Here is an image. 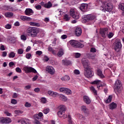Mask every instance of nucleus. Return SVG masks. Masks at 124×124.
<instances>
[{"label": "nucleus", "mask_w": 124, "mask_h": 124, "mask_svg": "<svg viewBox=\"0 0 124 124\" xmlns=\"http://www.w3.org/2000/svg\"><path fill=\"white\" fill-rule=\"evenodd\" d=\"M16 56V53L14 52V51H11L10 53H8V58L10 59H13L14 58H15V56Z\"/></svg>", "instance_id": "b1692460"}, {"label": "nucleus", "mask_w": 124, "mask_h": 124, "mask_svg": "<svg viewBox=\"0 0 124 124\" xmlns=\"http://www.w3.org/2000/svg\"><path fill=\"white\" fill-rule=\"evenodd\" d=\"M49 112H50V109L49 108H45L43 111V112L44 114H45V115H47Z\"/></svg>", "instance_id": "ea45409f"}, {"label": "nucleus", "mask_w": 124, "mask_h": 124, "mask_svg": "<svg viewBox=\"0 0 124 124\" xmlns=\"http://www.w3.org/2000/svg\"><path fill=\"white\" fill-rule=\"evenodd\" d=\"M62 39H66V38H67V35L65 34H63L61 36Z\"/></svg>", "instance_id": "338daca9"}, {"label": "nucleus", "mask_w": 124, "mask_h": 124, "mask_svg": "<svg viewBox=\"0 0 124 124\" xmlns=\"http://www.w3.org/2000/svg\"><path fill=\"white\" fill-rule=\"evenodd\" d=\"M56 13H57V15H58V16H60V15H62V11H60V10H58L56 11Z\"/></svg>", "instance_id": "e2e57ef3"}, {"label": "nucleus", "mask_w": 124, "mask_h": 124, "mask_svg": "<svg viewBox=\"0 0 124 124\" xmlns=\"http://www.w3.org/2000/svg\"><path fill=\"white\" fill-rule=\"evenodd\" d=\"M100 34L103 37V38H105L106 36H108L109 37V34H108V28L105 29H100L99 31Z\"/></svg>", "instance_id": "6e6552de"}, {"label": "nucleus", "mask_w": 124, "mask_h": 124, "mask_svg": "<svg viewBox=\"0 0 124 124\" xmlns=\"http://www.w3.org/2000/svg\"><path fill=\"white\" fill-rule=\"evenodd\" d=\"M16 71L17 73H22V70H21L19 67H17L16 69Z\"/></svg>", "instance_id": "052dcab7"}, {"label": "nucleus", "mask_w": 124, "mask_h": 124, "mask_svg": "<svg viewBox=\"0 0 124 124\" xmlns=\"http://www.w3.org/2000/svg\"><path fill=\"white\" fill-rule=\"evenodd\" d=\"M109 14H113V4L112 3H109Z\"/></svg>", "instance_id": "e433bc0d"}, {"label": "nucleus", "mask_w": 124, "mask_h": 124, "mask_svg": "<svg viewBox=\"0 0 124 124\" xmlns=\"http://www.w3.org/2000/svg\"><path fill=\"white\" fill-rule=\"evenodd\" d=\"M95 57V55L94 54H91L89 55V59H91V60H94V58Z\"/></svg>", "instance_id": "4d7b16f0"}, {"label": "nucleus", "mask_w": 124, "mask_h": 124, "mask_svg": "<svg viewBox=\"0 0 124 124\" xmlns=\"http://www.w3.org/2000/svg\"><path fill=\"white\" fill-rule=\"evenodd\" d=\"M82 64L84 68V75L86 78H91L93 77L92 73V67L90 66V62L89 60H82Z\"/></svg>", "instance_id": "f03ea898"}, {"label": "nucleus", "mask_w": 124, "mask_h": 124, "mask_svg": "<svg viewBox=\"0 0 124 124\" xmlns=\"http://www.w3.org/2000/svg\"><path fill=\"white\" fill-rule=\"evenodd\" d=\"M96 19V16L94 15L90 14L85 16H84V21L85 23L86 22H88V21H93V20H95Z\"/></svg>", "instance_id": "0eeeda50"}, {"label": "nucleus", "mask_w": 124, "mask_h": 124, "mask_svg": "<svg viewBox=\"0 0 124 124\" xmlns=\"http://www.w3.org/2000/svg\"><path fill=\"white\" fill-rule=\"evenodd\" d=\"M97 1H100L102 3L101 10L104 12H109V0H97Z\"/></svg>", "instance_id": "7ed1b4c3"}, {"label": "nucleus", "mask_w": 124, "mask_h": 124, "mask_svg": "<svg viewBox=\"0 0 124 124\" xmlns=\"http://www.w3.org/2000/svg\"><path fill=\"white\" fill-rule=\"evenodd\" d=\"M36 55H38V56H41V55H42V51L40 50L36 51Z\"/></svg>", "instance_id": "bf43d9fd"}, {"label": "nucleus", "mask_w": 124, "mask_h": 124, "mask_svg": "<svg viewBox=\"0 0 124 124\" xmlns=\"http://www.w3.org/2000/svg\"><path fill=\"white\" fill-rule=\"evenodd\" d=\"M5 16L7 18H11V17H13V13L7 12L5 14Z\"/></svg>", "instance_id": "7c9ffc66"}, {"label": "nucleus", "mask_w": 124, "mask_h": 124, "mask_svg": "<svg viewBox=\"0 0 124 124\" xmlns=\"http://www.w3.org/2000/svg\"><path fill=\"white\" fill-rule=\"evenodd\" d=\"M68 124H75L74 122H73V121H72V120L71 119V116L70 115H68Z\"/></svg>", "instance_id": "c9c22d12"}, {"label": "nucleus", "mask_w": 124, "mask_h": 124, "mask_svg": "<svg viewBox=\"0 0 124 124\" xmlns=\"http://www.w3.org/2000/svg\"><path fill=\"white\" fill-rule=\"evenodd\" d=\"M90 90L91 92L94 93V95H96V94H97V92L96 91V90H95V89L93 86L90 87Z\"/></svg>", "instance_id": "473e14b6"}, {"label": "nucleus", "mask_w": 124, "mask_h": 124, "mask_svg": "<svg viewBox=\"0 0 124 124\" xmlns=\"http://www.w3.org/2000/svg\"><path fill=\"white\" fill-rule=\"evenodd\" d=\"M74 73L76 75H79V74H80V71H79V70H78V69H75L74 71Z\"/></svg>", "instance_id": "603ef678"}, {"label": "nucleus", "mask_w": 124, "mask_h": 124, "mask_svg": "<svg viewBox=\"0 0 124 124\" xmlns=\"http://www.w3.org/2000/svg\"><path fill=\"white\" fill-rule=\"evenodd\" d=\"M20 19L21 20H22V21H31V18L29 16H20Z\"/></svg>", "instance_id": "aec40b11"}, {"label": "nucleus", "mask_w": 124, "mask_h": 124, "mask_svg": "<svg viewBox=\"0 0 124 124\" xmlns=\"http://www.w3.org/2000/svg\"><path fill=\"white\" fill-rule=\"evenodd\" d=\"M63 19L64 21H68L69 20H70V16L67 14H66L63 16Z\"/></svg>", "instance_id": "4c0bfd02"}, {"label": "nucleus", "mask_w": 124, "mask_h": 124, "mask_svg": "<svg viewBox=\"0 0 124 124\" xmlns=\"http://www.w3.org/2000/svg\"><path fill=\"white\" fill-rule=\"evenodd\" d=\"M29 24L30 25V26H32L34 27H40V24H39V23L30 22Z\"/></svg>", "instance_id": "72a5a7b5"}, {"label": "nucleus", "mask_w": 124, "mask_h": 124, "mask_svg": "<svg viewBox=\"0 0 124 124\" xmlns=\"http://www.w3.org/2000/svg\"><path fill=\"white\" fill-rule=\"evenodd\" d=\"M5 28L7 29V30H10V29H11V25L10 24H6L5 26Z\"/></svg>", "instance_id": "13d9d810"}, {"label": "nucleus", "mask_w": 124, "mask_h": 124, "mask_svg": "<svg viewBox=\"0 0 124 124\" xmlns=\"http://www.w3.org/2000/svg\"><path fill=\"white\" fill-rule=\"evenodd\" d=\"M65 94H67L68 95H70L72 94V91L67 88H66V90H65Z\"/></svg>", "instance_id": "2f4dec72"}, {"label": "nucleus", "mask_w": 124, "mask_h": 124, "mask_svg": "<svg viewBox=\"0 0 124 124\" xmlns=\"http://www.w3.org/2000/svg\"><path fill=\"white\" fill-rule=\"evenodd\" d=\"M79 9L81 11L85 12L88 11V4L83 3L81 5Z\"/></svg>", "instance_id": "dca6fc26"}, {"label": "nucleus", "mask_w": 124, "mask_h": 124, "mask_svg": "<svg viewBox=\"0 0 124 124\" xmlns=\"http://www.w3.org/2000/svg\"><path fill=\"white\" fill-rule=\"evenodd\" d=\"M41 4L43 5L45 8H47L48 9H49V8H51V7L53 6V4H52V3L51 2V1H48L46 3H44V2H42L41 3Z\"/></svg>", "instance_id": "4468645a"}, {"label": "nucleus", "mask_w": 124, "mask_h": 124, "mask_svg": "<svg viewBox=\"0 0 124 124\" xmlns=\"http://www.w3.org/2000/svg\"><path fill=\"white\" fill-rule=\"evenodd\" d=\"M47 93L48 94H49V95L52 96V97H57V96H59V95H60L59 93L51 90L48 91L47 92Z\"/></svg>", "instance_id": "2eb2a0df"}, {"label": "nucleus", "mask_w": 124, "mask_h": 124, "mask_svg": "<svg viewBox=\"0 0 124 124\" xmlns=\"http://www.w3.org/2000/svg\"><path fill=\"white\" fill-rule=\"evenodd\" d=\"M46 71L50 74V75L55 74V68L51 66H46Z\"/></svg>", "instance_id": "f8f14e48"}, {"label": "nucleus", "mask_w": 124, "mask_h": 124, "mask_svg": "<svg viewBox=\"0 0 124 124\" xmlns=\"http://www.w3.org/2000/svg\"><path fill=\"white\" fill-rule=\"evenodd\" d=\"M114 35V33L112 32H109V39L111 38L112 37H113Z\"/></svg>", "instance_id": "69168bd1"}, {"label": "nucleus", "mask_w": 124, "mask_h": 124, "mask_svg": "<svg viewBox=\"0 0 124 124\" xmlns=\"http://www.w3.org/2000/svg\"><path fill=\"white\" fill-rule=\"evenodd\" d=\"M11 103H12V104H17V100L14 99H13L11 100Z\"/></svg>", "instance_id": "0e129e2a"}, {"label": "nucleus", "mask_w": 124, "mask_h": 124, "mask_svg": "<svg viewBox=\"0 0 124 124\" xmlns=\"http://www.w3.org/2000/svg\"><path fill=\"white\" fill-rule=\"evenodd\" d=\"M65 90H66V88L61 87L60 88L59 91L61 93H65Z\"/></svg>", "instance_id": "49530a36"}, {"label": "nucleus", "mask_w": 124, "mask_h": 124, "mask_svg": "<svg viewBox=\"0 0 124 124\" xmlns=\"http://www.w3.org/2000/svg\"><path fill=\"white\" fill-rule=\"evenodd\" d=\"M25 13L26 15L31 16V15H32L33 14V12L31 9L27 8L25 11Z\"/></svg>", "instance_id": "6ab92c4d"}, {"label": "nucleus", "mask_w": 124, "mask_h": 124, "mask_svg": "<svg viewBox=\"0 0 124 124\" xmlns=\"http://www.w3.org/2000/svg\"><path fill=\"white\" fill-rule=\"evenodd\" d=\"M12 122L9 117H0V124H10Z\"/></svg>", "instance_id": "9d476101"}, {"label": "nucleus", "mask_w": 124, "mask_h": 124, "mask_svg": "<svg viewBox=\"0 0 124 124\" xmlns=\"http://www.w3.org/2000/svg\"><path fill=\"white\" fill-rule=\"evenodd\" d=\"M62 81H69L70 80V77L69 76L65 75L61 78Z\"/></svg>", "instance_id": "c756f323"}, {"label": "nucleus", "mask_w": 124, "mask_h": 124, "mask_svg": "<svg viewBox=\"0 0 124 124\" xmlns=\"http://www.w3.org/2000/svg\"><path fill=\"white\" fill-rule=\"evenodd\" d=\"M22 124H31V121L28 119H23L21 121Z\"/></svg>", "instance_id": "a878e982"}, {"label": "nucleus", "mask_w": 124, "mask_h": 124, "mask_svg": "<svg viewBox=\"0 0 124 124\" xmlns=\"http://www.w3.org/2000/svg\"><path fill=\"white\" fill-rule=\"evenodd\" d=\"M63 54H64V51L63 50V49L62 48H61L58 51L57 55L58 56V57H62V56L63 55Z\"/></svg>", "instance_id": "cd10ccee"}, {"label": "nucleus", "mask_w": 124, "mask_h": 124, "mask_svg": "<svg viewBox=\"0 0 124 124\" xmlns=\"http://www.w3.org/2000/svg\"><path fill=\"white\" fill-rule=\"evenodd\" d=\"M0 51H5V46L3 45H1L0 46Z\"/></svg>", "instance_id": "6e6d98bb"}, {"label": "nucleus", "mask_w": 124, "mask_h": 124, "mask_svg": "<svg viewBox=\"0 0 124 124\" xmlns=\"http://www.w3.org/2000/svg\"><path fill=\"white\" fill-rule=\"evenodd\" d=\"M26 59H27V60H30L31 59V54L27 53L26 54Z\"/></svg>", "instance_id": "864d4df0"}, {"label": "nucleus", "mask_w": 124, "mask_h": 124, "mask_svg": "<svg viewBox=\"0 0 124 124\" xmlns=\"http://www.w3.org/2000/svg\"><path fill=\"white\" fill-rule=\"evenodd\" d=\"M41 102L43 104H45L47 102V99L45 97H42L41 98Z\"/></svg>", "instance_id": "37998d69"}, {"label": "nucleus", "mask_w": 124, "mask_h": 124, "mask_svg": "<svg viewBox=\"0 0 124 124\" xmlns=\"http://www.w3.org/2000/svg\"><path fill=\"white\" fill-rule=\"evenodd\" d=\"M23 70L25 71V73H31V72H32L33 73H37L36 70L29 66H25L23 68Z\"/></svg>", "instance_id": "423d86ee"}, {"label": "nucleus", "mask_w": 124, "mask_h": 124, "mask_svg": "<svg viewBox=\"0 0 124 124\" xmlns=\"http://www.w3.org/2000/svg\"><path fill=\"white\" fill-rule=\"evenodd\" d=\"M15 114H17V115H19V114H23V111L20 110H16L15 111Z\"/></svg>", "instance_id": "3c124183"}, {"label": "nucleus", "mask_w": 124, "mask_h": 124, "mask_svg": "<svg viewBox=\"0 0 124 124\" xmlns=\"http://www.w3.org/2000/svg\"><path fill=\"white\" fill-rule=\"evenodd\" d=\"M62 64L64 65H70L71 64V62L70 61L66 60H63L62 61Z\"/></svg>", "instance_id": "393cba45"}, {"label": "nucleus", "mask_w": 124, "mask_h": 124, "mask_svg": "<svg viewBox=\"0 0 124 124\" xmlns=\"http://www.w3.org/2000/svg\"><path fill=\"white\" fill-rule=\"evenodd\" d=\"M16 38L15 37L10 36L8 38V40L11 42V43H15V41H16Z\"/></svg>", "instance_id": "bb28decb"}, {"label": "nucleus", "mask_w": 124, "mask_h": 124, "mask_svg": "<svg viewBox=\"0 0 124 124\" xmlns=\"http://www.w3.org/2000/svg\"><path fill=\"white\" fill-rule=\"evenodd\" d=\"M70 15L74 19H78L79 18V14L77 12H75V9H71L70 10Z\"/></svg>", "instance_id": "1a4fd4ad"}, {"label": "nucleus", "mask_w": 124, "mask_h": 124, "mask_svg": "<svg viewBox=\"0 0 124 124\" xmlns=\"http://www.w3.org/2000/svg\"><path fill=\"white\" fill-rule=\"evenodd\" d=\"M48 51H49V52H52V54H53L54 55H55L56 54V52L53 50V48L52 47H51L50 46H49L47 48Z\"/></svg>", "instance_id": "a18cd8bd"}, {"label": "nucleus", "mask_w": 124, "mask_h": 124, "mask_svg": "<svg viewBox=\"0 0 124 124\" xmlns=\"http://www.w3.org/2000/svg\"><path fill=\"white\" fill-rule=\"evenodd\" d=\"M25 107H27V108L31 107V104L27 102L25 104Z\"/></svg>", "instance_id": "5fc2aeb1"}, {"label": "nucleus", "mask_w": 124, "mask_h": 124, "mask_svg": "<svg viewBox=\"0 0 124 124\" xmlns=\"http://www.w3.org/2000/svg\"><path fill=\"white\" fill-rule=\"evenodd\" d=\"M34 120H39V116H38V114H35L34 116Z\"/></svg>", "instance_id": "774afa93"}, {"label": "nucleus", "mask_w": 124, "mask_h": 124, "mask_svg": "<svg viewBox=\"0 0 124 124\" xmlns=\"http://www.w3.org/2000/svg\"><path fill=\"white\" fill-rule=\"evenodd\" d=\"M80 109H81L82 112H84L85 114H86V113L88 112V108H87V107H86V106H82L80 107Z\"/></svg>", "instance_id": "c85d7f7f"}, {"label": "nucleus", "mask_w": 124, "mask_h": 124, "mask_svg": "<svg viewBox=\"0 0 124 124\" xmlns=\"http://www.w3.org/2000/svg\"><path fill=\"white\" fill-rule=\"evenodd\" d=\"M97 74L98 76H99L100 78H101L102 79H103V78H105V76L103 75L102 73V71L100 69H98L97 71Z\"/></svg>", "instance_id": "5701e85b"}, {"label": "nucleus", "mask_w": 124, "mask_h": 124, "mask_svg": "<svg viewBox=\"0 0 124 124\" xmlns=\"http://www.w3.org/2000/svg\"><path fill=\"white\" fill-rule=\"evenodd\" d=\"M7 56V52L6 51H2L1 52V57H3V58H5Z\"/></svg>", "instance_id": "8fccbe9b"}, {"label": "nucleus", "mask_w": 124, "mask_h": 124, "mask_svg": "<svg viewBox=\"0 0 124 124\" xmlns=\"http://www.w3.org/2000/svg\"><path fill=\"white\" fill-rule=\"evenodd\" d=\"M75 33L77 36H80L82 34V29L80 27H77L75 31Z\"/></svg>", "instance_id": "a211bd4d"}, {"label": "nucleus", "mask_w": 124, "mask_h": 124, "mask_svg": "<svg viewBox=\"0 0 124 124\" xmlns=\"http://www.w3.org/2000/svg\"><path fill=\"white\" fill-rule=\"evenodd\" d=\"M117 107V104L112 102L111 103L109 104V109L111 110L115 109Z\"/></svg>", "instance_id": "412c9836"}, {"label": "nucleus", "mask_w": 124, "mask_h": 124, "mask_svg": "<svg viewBox=\"0 0 124 124\" xmlns=\"http://www.w3.org/2000/svg\"><path fill=\"white\" fill-rule=\"evenodd\" d=\"M119 7L121 10L124 11V3H120L119 5Z\"/></svg>", "instance_id": "79ce46f5"}, {"label": "nucleus", "mask_w": 124, "mask_h": 124, "mask_svg": "<svg viewBox=\"0 0 124 124\" xmlns=\"http://www.w3.org/2000/svg\"><path fill=\"white\" fill-rule=\"evenodd\" d=\"M74 55L77 59H78V58H80V57H81V54H80L79 53H75L74 54Z\"/></svg>", "instance_id": "09e8293b"}, {"label": "nucleus", "mask_w": 124, "mask_h": 124, "mask_svg": "<svg viewBox=\"0 0 124 124\" xmlns=\"http://www.w3.org/2000/svg\"><path fill=\"white\" fill-rule=\"evenodd\" d=\"M58 109L59 111H62L63 112H65V111H66V107H65V106L63 105L59 106L58 107Z\"/></svg>", "instance_id": "4be33fe9"}, {"label": "nucleus", "mask_w": 124, "mask_h": 124, "mask_svg": "<svg viewBox=\"0 0 124 124\" xmlns=\"http://www.w3.org/2000/svg\"><path fill=\"white\" fill-rule=\"evenodd\" d=\"M114 50L118 52L122 48V44L120 39L116 40L115 43L113 44Z\"/></svg>", "instance_id": "20e7f679"}, {"label": "nucleus", "mask_w": 124, "mask_h": 124, "mask_svg": "<svg viewBox=\"0 0 124 124\" xmlns=\"http://www.w3.org/2000/svg\"><path fill=\"white\" fill-rule=\"evenodd\" d=\"M20 38L21 40H23V41H26V40H27V36L25 35H21Z\"/></svg>", "instance_id": "de8ad7c7"}, {"label": "nucleus", "mask_w": 124, "mask_h": 124, "mask_svg": "<svg viewBox=\"0 0 124 124\" xmlns=\"http://www.w3.org/2000/svg\"><path fill=\"white\" fill-rule=\"evenodd\" d=\"M59 97L62 101H66L67 100V98L63 94H60Z\"/></svg>", "instance_id": "f704fd0d"}, {"label": "nucleus", "mask_w": 124, "mask_h": 124, "mask_svg": "<svg viewBox=\"0 0 124 124\" xmlns=\"http://www.w3.org/2000/svg\"><path fill=\"white\" fill-rule=\"evenodd\" d=\"M69 42L71 46H73V47H76V48H81L84 46L83 44H81L80 42L76 40H71Z\"/></svg>", "instance_id": "39448f33"}, {"label": "nucleus", "mask_w": 124, "mask_h": 124, "mask_svg": "<svg viewBox=\"0 0 124 124\" xmlns=\"http://www.w3.org/2000/svg\"><path fill=\"white\" fill-rule=\"evenodd\" d=\"M26 32L29 36L31 37H36L37 34L40 33V35L44 36L45 35V31L36 27H30L26 30Z\"/></svg>", "instance_id": "f257e3e1"}, {"label": "nucleus", "mask_w": 124, "mask_h": 124, "mask_svg": "<svg viewBox=\"0 0 124 124\" xmlns=\"http://www.w3.org/2000/svg\"><path fill=\"white\" fill-rule=\"evenodd\" d=\"M83 100L86 104H90L92 102L90 97L87 95L83 96Z\"/></svg>", "instance_id": "f3484780"}, {"label": "nucleus", "mask_w": 124, "mask_h": 124, "mask_svg": "<svg viewBox=\"0 0 124 124\" xmlns=\"http://www.w3.org/2000/svg\"><path fill=\"white\" fill-rule=\"evenodd\" d=\"M122 87V84L121 81L119 80L116 81L114 85V90L116 91L117 92L119 93L121 91V87Z\"/></svg>", "instance_id": "9b49d317"}, {"label": "nucleus", "mask_w": 124, "mask_h": 124, "mask_svg": "<svg viewBox=\"0 0 124 124\" xmlns=\"http://www.w3.org/2000/svg\"><path fill=\"white\" fill-rule=\"evenodd\" d=\"M90 52H92V53H95V52H96V49L94 47H92Z\"/></svg>", "instance_id": "680f3d73"}, {"label": "nucleus", "mask_w": 124, "mask_h": 124, "mask_svg": "<svg viewBox=\"0 0 124 124\" xmlns=\"http://www.w3.org/2000/svg\"><path fill=\"white\" fill-rule=\"evenodd\" d=\"M92 85H97V89H99L100 87H103V86H105V84L103 85L102 82L98 79H96L94 81L91 83Z\"/></svg>", "instance_id": "ddd939ff"}, {"label": "nucleus", "mask_w": 124, "mask_h": 124, "mask_svg": "<svg viewBox=\"0 0 124 124\" xmlns=\"http://www.w3.org/2000/svg\"><path fill=\"white\" fill-rule=\"evenodd\" d=\"M23 53H24V49L19 48L17 50V54H18V55H22Z\"/></svg>", "instance_id": "c03bdc74"}, {"label": "nucleus", "mask_w": 124, "mask_h": 124, "mask_svg": "<svg viewBox=\"0 0 124 124\" xmlns=\"http://www.w3.org/2000/svg\"><path fill=\"white\" fill-rule=\"evenodd\" d=\"M76 116L78 117V119H79V120H82L83 121H84L86 119V118H85L84 116L80 114V113L77 114Z\"/></svg>", "instance_id": "58836bf2"}, {"label": "nucleus", "mask_w": 124, "mask_h": 124, "mask_svg": "<svg viewBox=\"0 0 124 124\" xmlns=\"http://www.w3.org/2000/svg\"><path fill=\"white\" fill-rule=\"evenodd\" d=\"M63 113H65V111L59 110L57 112V115L58 116H59V117H60L61 118H62V115L63 114Z\"/></svg>", "instance_id": "a19ab883"}]
</instances>
